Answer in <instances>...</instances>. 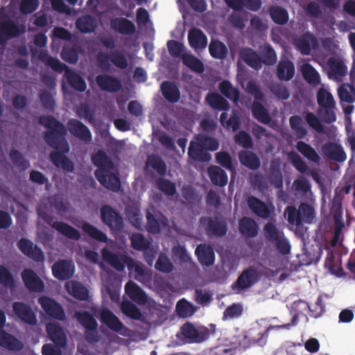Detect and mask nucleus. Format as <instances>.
I'll return each mask as SVG.
<instances>
[{
    "instance_id": "a18cd8bd",
    "label": "nucleus",
    "mask_w": 355,
    "mask_h": 355,
    "mask_svg": "<svg viewBox=\"0 0 355 355\" xmlns=\"http://www.w3.org/2000/svg\"><path fill=\"white\" fill-rule=\"evenodd\" d=\"M183 64L189 68L192 71L202 73L205 71L203 62L195 55L191 53H184L182 55Z\"/></svg>"
},
{
    "instance_id": "4c0bfd02",
    "label": "nucleus",
    "mask_w": 355,
    "mask_h": 355,
    "mask_svg": "<svg viewBox=\"0 0 355 355\" xmlns=\"http://www.w3.org/2000/svg\"><path fill=\"white\" fill-rule=\"evenodd\" d=\"M64 76L68 84L75 90L83 92L87 89V83L84 78L78 73L67 69L65 71Z\"/></svg>"
},
{
    "instance_id": "680f3d73",
    "label": "nucleus",
    "mask_w": 355,
    "mask_h": 355,
    "mask_svg": "<svg viewBox=\"0 0 355 355\" xmlns=\"http://www.w3.org/2000/svg\"><path fill=\"white\" fill-rule=\"evenodd\" d=\"M121 311L126 316L134 320H139L141 317L139 309L129 301L122 302Z\"/></svg>"
},
{
    "instance_id": "aec40b11",
    "label": "nucleus",
    "mask_w": 355,
    "mask_h": 355,
    "mask_svg": "<svg viewBox=\"0 0 355 355\" xmlns=\"http://www.w3.org/2000/svg\"><path fill=\"white\" fill-rule=\"evenodd\" d=\"M241 58L246 64L254 69L261 68V58L258 53L252 48L243 47L239 53Z\"/></svg>"
},
{
    "instance_id": "39448f33",
    "label": "nucleus",
    "mask_w": 355,
    "mask_h": 355,
    "mask_svg": "<svg viewBox=\"0 0 355 355\" xmlns=\"http://www.w3.org/2000/svg\"><path fill=\"white\" fill-rule=\"evenodd\" d=\"M101 219L112 232H121L124 228V221L121 215L110 205L102 206L100 209Z\"/></svg>"
},
{
    "instance_id": "cd10ccee",
    "label": "nucleus",
    "mask_w": 355,
    "mask_h": 355,
    "mask_svg": "<svg viewBox=\"0 0 355 355\" xmlns=\"http://www.w3.org/2000/svg\"><path fill=\"white\" fill-rule=\"evenodd\" d=\"M125 293L134 302L139 304H144L147 301L145 292L135 282L129 281L125 286Z\"/></svg>"
},
{
    "instance_id": "b1692460",
    "label": "nucleus",
    "mask_w": 355,
    "mask_h": 355,
    "mask_svg": "<svg viewBox=\"0 0 355 355\" xmlns=\"http://www.w3.org/2000/svg\"><path fill=\"white\" fill-rule=\"evenodd\" d=\"M189 44L193 49H203L207 45V37L203 31L198 28H193L188 33Z\"/></svg>"
},
{
    "instance_id": "e433bc0d",
    "label": "nucleus",
    "mask_w": 355,
    "mask_h": 355,
    "mask_svg": "<svg viewBox=\"0 0 355 355\" xmlns=\"http://www.w3.org/2000/svg\"><path fill=\"white\" fill-rule=\"evenodd\" d=\"M146 167L150 168L160 175L164 176L167 171V165L163 159L157 154H151L147 157Z\"/></svg>"
},
{
    "instance_id": "2f4dec72",
    "label": "nucleus",
    "mask_w": 355,
    "mask_h": 355,
    "mask_svg": "<svg viewBox=\"0 0 355 355\" xmlns=\"http://www.w3.org/2000/svg\"><path fill=\"white\" fill-rule=\"evenodd\" d=\"M207 173L213 184L223 187L227 184V174L220 167L211 165L207 168Z\"/></svg>"
},
{
    "instance_id": "603ef678",
    "label": "nucleus",
    "mask_w": 355,
    "mask_h": 355,
    "mask_svg": "<svg viewBox=\"0 0 355 355\" xmlns=\"http://www.w3.org/2000/svg\"><path fill=\"white\" fill-rule=\"evenodd\" d=\"M327 64L334 76H345L347 73V67L339 58L330 57L327 60Z\"/></svg>"
},
{
    "instance_id": "6e6d98bb",
    "label": "nucleus",
    "mask_w": 355,
    "mask_h": 355,
    "mask_svg": "<svg viewBox=\"0 0 355 355\" xmlns=\"http://www.w3.org/2000/svg\"><path fill=\"white\" fill-rule=\"evenodd\" d=\"M196 141L200 143L204 150L215 151L219 148V143L216 139L205 134H198L195 137Z\"/></svg>"
},
{
    "instance_id": "58836bf2",
    "label": "nucleus",
    "mask_w": 355,
    "mask_h": 355,
    "mask_svg": "<svg viewBox=\"0 0 355 355\" xmlns=\"http://www.w3.org/2000/svg\"><path fill=\"white\" fill-rule=\"evenodd\" d=\"M205 99L207 104L216 110L227 111L230 107L229 102L218 93H209Z\"/></svg>"
},
{
    "instance_id": "0eeeda50",
    "label": "nucleus",
    "mask_w": 355,
    "mask_h": 355,
    "mask_svg": "<svg viewBox=\"0 0 355 355\" xmlns=\"http://www.w3.org/2000/svg\"><path fill=\"white\" fill-rule=\"evenodd\" d=\"M261 277L258 270L252 266L245 269L238 277L236 281L233 284L232 288H236L239 291H245L253 286L257 283Z\"/></svg>"
},
{
    "instance_id": "c9c22d12",
    "label": "nucleus",
    "mask_w": 355,
    "mask_h": 355,
    "mask_svg": "<svg viewBox=\"0 0 355 355\" xmlns=\"http://www.w3.org/2000/svg\"><path fill=\"white\" fill-rule=\"evenodd\" d=\"M295 75L294 64L288 60H281L277 67V76L281 80H290Z\"/></svg>"
},
{
    "instance_id": "e2e57ef3",
    "label": "nucleus",
    "mask_w": 355,
    "mask_h": 355,
    "mask_svg": "<svg viewBox=\"0 0 355 355\" xmlns=\"http://www.w3.org/2000/svg\"><path fill=\"white\" fill-rule=\"evenodd\" d=\"M288 157L290 162L297 171L301 173L307 172V164L296 152H290L288 154Z\"/></svg>"
},
{
    "instance_id": "0e129e2a",
    "label": "nucleus",
    "mask_w": 355,
    "mask_h": 355,
    "mask_svg": "<svg viewBox=\"0 0 355 355\" xmlns=\"http://www.w3.org/2000/svg\"><path fill=\"white\" fill-rule=\"evenodd\" d=\"M39 98L43 107L49 111H53L55 107V101L52 94L46 89H42L39 94Z\"/></svg>"
},
{
    "instance_id": "dca6fc26",
    "label": "nucleus",
    "mask_w": 355,
    "mask_h": 355,
    "mask_svg": "<svg viewBox=\"0 0 355 355\" xmlns=\"http://www.w3.org/2000/svg\"><path fill=\"white\" fill-rule=\"evenodd\" d=\"M239 231L246 239L254 238L259 234V225L254 219L244 216L239 221Z\"/></svg>"
},
{
    "instance_id": "a19ab883",
    "label": "nucleus",
    "mask_w": 355,
    "mask_h": 355,
    "mask_svg": "<svg viewBox=\"0 0 355 355\" xmlns=\"http://www.w3.org/2000/svg\"><path fill=\"white\" fill-rule=\"evenodd\" d=\"M260 101H254L252 104V114L254 119L263 124H269L271 121V117L267 109L259 102Z\"/></svg>"
},
{
    "instance_id": "bb28decb",
    "label": "nucleus",
    "mask_w": 355,
    "mask_h": 355,
    "mask_svg": "<svg viewBox=\"0 0 355 355\" xmlns=\"http://www.w3.org/2000/svg\"><path fill=\"white\" fill-rule=\"evenodd\" d=\"M0 345L11 351H20L24 348L23 343L14 336L0 328Z\"/></svg>"
},
{
    "instance_id": "864d4df0",
    "label": "nucleus",
    "mask_w": 355,
    "mask_h": 355,
    "mask_svg": "<svg viewBox=\"0 0 355 355\" xmlns=\"http://www.w3.org/2000/svg\"><path fill=\"white\" fill-rule=\"evenodd\" d=\"M156 187L167 196H173L177 193L175 184L168 179L159 178L156 180Z\"/></svg>"
},
{
    "instance_id": "4be33fe9",
    "label": "nucleus",
    "mask_w": 355,
    "mask_h": 355,
    "mask_svg": "<svg viewBox=\"0 0 355 355\" xmlns=\"http://www.w3.org/2000/svg\"><path fill=\"white\" fill-rule=\"evenodd\" d=\"M101 321L110 329L120 333L122 329H126L122 322L110 310L104 309L101 312Z\"/></svg>"
},
{
    "instance_id": "37998d69",
    "label": "nucleus",
    "mask_w": 355,
    "mask_h": 355,
    "mask_svg": "<svg viewBox=\"0 0 355 355\" xmlns=\"http://www.w3.org/2000/svg\"><path fill=\"white\" fill-rule=\"evenodd\" d=\"M219 91L226 98L237 103L240 98V92L237 87H234L230 81L227 80H222L218 85Z\"/></svg>"
},
{
    "instance_id": "7c9ffc66",
    "label": "nucleus",
    "mask_w": 355,
    "mask_h": 355,
    "mask_svg": "<svg viewBox=\"0 0 355 355\" xmlns=\"http://www.w3.org/2000/svg\"><path fill=\"white\" fill-rule=\"evenodd\" d=\"M112 28L122 35H132L135 33L136 27L135 24L123 17H116L111 20Z\"/></svg>"
},
{
    "instance_id": "9b49d317",
    "label": "nucleus",
    "mask_w": 355,
    "mask_h": 355,
    "mask_svg": "<svg viewBox=\"0 0 355 355\" xmlns=\"http://www.w3.org/2000/svg\"><path fill=\"white\" fill-rule=\"evenodd\" d=\"M38 303L44 311L51 318L63 320L65 318V313L63 308L53 299L42 296L39 297Z\"/></svg>"
},
{
    "instance_id": "8fccbe9b",
    "label": "nucleus",
    "mask_w": 355,
    "mask_h": 355,
    "mask_svg": "<svg viewBox=\"0 0 355 355\" xmlns=\"http://www.w3.org/2000/svg\"><path fill=\"white\" fill-rule=\"evenodd\" d=\"M260 54L261 58V66L263 64L266 65H273L277 62V55L275 49L269 44H265L260 48Z\"/></svg>"
},
{
    "instance_id": "4d7b16f0",
    "label": "nucleus",
    "mask_w": 355,
    "mask_h": 355,
    "mask_svg": "<svg viewBox=\"0 0 355 355\" xmlns=\"http://www.w3.org/2000/svg\"><path fill=\"white\" fill-rule=\"evenodd\" d=\"M315 41L313 34L306 33L298 39L297 46L302 54L309 55L311 51V44L315 42Z\"/></svg>"
},
{
    "instance_id": "de8ad7c7",
    "label": "nucleus",
    "mask_w": 355,
    "mask_h": 355,
    "mask_svg": "<svg viewBox=\"0 0 355 355\" xmlns=\"http://www.w3.org/2000/svg\"><path fill=\"white\" fill-rule=\"evenodd\" d=\"M78 322L87 330H96L98 323L94 316L88 311H79L76 313Z\"/></svg>"
},
{
    "instance_id": "ea45409f",
    "label": "nucleus",
    "mask_w": 355,
    "mask_h": 355,
    "mask_svg": "<svg viewBox=\"0 0 355 355\" xmlns=\"http://www.w3.org/2000/svg\"><path fill=\"white\" fill-rule=\"evenodd\" d=\"M76 26L80 32L89 33L95 31L97 27V21L94 17L85 15L76 20Z\"/></svg>"
},
{
    "instance_id": "412c9836",
    "label": "nucleus",
    "mask_w": 355,
    "mask_h": 355,
    "mask_svg": "<svg viewBox=\"0 0 355 355\" xmlns=\"http://www.w3.org/2000/svg\"><path fill=\"white\" fill-rule=\"evenodd\" d=\"M247 203L249 208L257 216L268 219L271 215V210L268 208L265 202L255 196H250L248 198Z\"/></svg>"
},
{
    "instance_id": "6ab92c4d",
    "label": "nucleus",
    "mask_w": 355,
    "mask_h": 355,
    "mask_svg": "<svg viewBox=\"0 0 355 355\" xmlns=\"http://www.w3.org/2000/svg\"><path fill=\"white\" fill-rule=\"evenodd\" d=\"M200 263L205 266H211L215 262V253L213 248L207 244H199L195 250Z\"/></svg>"
},
{
    "instance_id": "f257e3e1",
    "label": "nucleus",
    "mask_w": 355,
    "mask_h": 355,
    "mask_svg": "<svg viewBox=\"0 0 355 355\" xmlns=\"http://www.w3.org/2000/svg\"><path fill=\"white\" fill-rule=\"evenodd\" d=\"M38 122L46 128L43 133L44 141L49 147L54 149L49 154L51 162L63 171L73 172L74 164L66 155L70 151V146L67 139L66 126L51 115L40 116Z\"/></svg>"
},
{
    "instance_id": "09e8293b",
    "label": "nucleus",
    "mask_w": 355,
    "mask_h": 355,
    "mask_svg": "<svg viewBox=\"0 0 355 355\" xmlns=\"http://www.w3.org/2000/svg\"><path fill=\"white\" fill-rule=\"evenodd\" d=\"M209 51L212 58L219 60L224 59L228 53L226 45L219 40H211Z\"/></svg>"
},
{
    "instance_id": "423d86ee",
    "label": "nucleus",
    "mask_w": 355,
    "mask_h": 355,
    "mask_svg": "<svg viewBox=\"0 0 355 355\" xmlns=\"http://www.w3.org/2000/svg\"><path fill=\"white\" fill-rule=\"evenodd\" d=\"M200 224L210 236H225L228 230L227 222L218 216H204L200 219Z\"/></svg>"
},
{
    "instance_id": "393cba45",
    "label": "nucleus",
    "mask_w": 355,
    "mask_h": 355,
    "mask_svg": "<svg viewBox=\"0 0 355 355\" xmlns=\"http://www.w3.org/2000/svg\"><path fill=\"white\" fill-rule=\"evenodd\" d=\"M267 178L270 184L276 189H280L283 187V175L279 161L272 160L270 162Z\"/></svg>"
},
{
    "instance_id": "4468645a",
    "label": "nucleus",
    "mask_w": 355,
    "mask_h": 355,
    "mask_svg": "<svg viewBox=\"0 0 355 355\" xmlns=\"http://www.w3.org/2000/svg\"><path fill=\"white\" fill-rule=\"evenodd\" d=\"M26 288L31 292H42L44 284L37 273L32 269H24L21 274Z\"/></svg>"
},
{
    "instance_id": "3c124183",
    "label": "nucleus",
    "mask_w": 355,
    "mask_h": 355,
    "mask_svg": "<svg viewBox=\"0 0 355 355\" xmlns=\"http://www.w3.org/2000/svg\"><path fill=\"white\" fill-rule=\"evenodd\" d=\"M291 128L294 131L297 139H304L308 134V131L303 125V121L300 116H292L289 119Z\"/></svg>"
},
{
    "instance_id": "774afa93",
    "label": "nucleus",
    "mask_w": 355,
    "mask_h": 355,
    "mask_svg": "<svg viewBox=\"0 0 355 355\" xmlns=\"http://www.w3.org/2000/svg\"><path fill=\"white\" fill-rule=\"evenodd\" d=\"M270 90L279 99L288 100L290 98V92L288 88L281 83L272 84Z\"/></svg>"
},
{
    "instance_id": "79ce46f5",
    "label": "nucleus",
    "mask_w": 355,
    "mask_h": 355,
    "mask_svg": "<svg viewBox=\"0 0 355 355\" xmlns=\"http://www.w3.org/2000/svg\"><path fill=\"white\" fill-rule=\"evenodd\" d=\"M301 73L303 78L309 85L317 86L320 83V74L311 64H303L301 66Z\"/></svg>"
},
{
    "instance_id": "c756f323",
    "label": "nucleus",
    "mask_w": 355,
    "mask_h": 355,
    "mask_svg": "<svg viewBox=\"0 0 355 355\" xmlns=\"http://www.w3.org/2000/svg\"><path fill=\"white\" fill-rule=\"evenodd\" d=\"M101 254L103 259L114 269L119 272L124 270V255L120 257L105 248L101 250Z\"/></svg>"
},
{
    "instance_id": "473e14b6",
    "label": "nucleus",
    "mask_w": 355,
    "mask_h": 355,
    "mask_svg": "<svg viewBox=\"0 0 355 355\" xmlns=\"http://www.w3.org/2000/svg\"><path fill=\"white\" fill-rule=\"evenodd\" d=\"M65 287L68 293L78 300H87L89 298L88 289L81 283L76 281L67 282Z\"/></svg>"
},
{
    "instance_id": "a211bd4d",
    "label": "nucleus",
    "mask_w": 355,
    "mask_h": 355,
    "mask_svg": "<svg viewBox=\"0 0 355 355\" xmlns=\"http://www.w3.org/2000/svg\"><path fill=\"white\" fill-rule=\"evenodd\" d=\"M46 330L50 340L59 347H64L67 344V336L63 329L58 324L49 323Z\"/></svg>"
},
{
    "instance_id": "338daca9",
    "label": "nucleus",
    "mask_w": 355,
    "mask_h": 355,
    "mask_svg": "<svg viewBox=\"0 0 355 355\" xmlns=\"http://www.w3.org/2000/svg\"><path fill=\"white\" fill-rule=\"evenodd\" d=\"M182 335L189 340V343H197L198 330L191 322H186L181 327Z\"/></svg>"
},
{
    "instance_id": "6e6552de",
    "label": "nucleus",
    "mask_w": 355,
    "mask_h": 355,
    "mask_svg": "<svg viewBox=\"0 0 355 355\" xmlns=\"http://www.w3.org/2000/svg\"><path fill=\"white\" fill-rule=\"evenodd\" d=\"M43 219L52 228L65 237L74 241H78L81 239V234L79 231L68 223L62 221H55V218L49 214L44 215Z\"/></svg>"
},
{
    "instance_id": "bf43d9fd",
    "label": "nucleus",
    "mask_w": 355,
    "mask_h": 355,
    "mask_svg": "<svg viewBox=\"0 0 355 355\" xmlns=\"http://www.w3.org/2000/svg\"><path fill=\"white\" fill-rule=\"evenodd\" d=\"M196 309L194 306L185 299L180 300L176 304V312L180 317L188 318L193 315Z\"/></svg>"
},
{
    "instance_id": "f03ea898",
    "label": "nucleus",
    "mask_w": 355,
    "mask_h": 355,
    "mask_svg": "<svg viewBox=\"0 0 355 355\" xmlns=\"http://www.w3.org/2000/svg\"><path fill=\"white\" fill-rule=\"evenodd\" d=\"M92 162L98 167L94 172L96 180L104 187L112 191H118L121 182L117 174L111 171L114 167L112 159L103 150H98L92 156Z\"/></svg>"
},
{
    "instance_id": "1a4fd4ad",
    "label": "nucleus",
    "mask_w": 355,
    "mask_h": 355,
    "mask_svg": "<svg viewBox=\"0 0 355 355\" xmlns=\"http://www.w3.org/2000/svg\"><path fill=\"white\" fill-rule=\"evenodd\" d=\"M66 128L71 135L85 144L89 143L92 140V134L90 130L78 119H69Z\"/></svg>"
},
{
    "instance_id": "2eb2a0df",
    "label": "nucleus",
    "mask_w": 355,
    "mask_h": 355,
    "mask_svg": "<svg viewBox=\"0 0 355 355\" xmlns=\"http://www.w3.org/2000/svg\"><path fill=\"white\" fill-rule=\"evenodd\" d=\"M96 83L104 92H117L122 88L121 81L116 77L108 74H99L96 76Z\"/></svg>"
},
{
    "instance_id": "72a5a7b5",
    "label": "nucleus",
    "mask_w": 355,
    "mask_h": 355,
    "mask_svg": "<svg viewBox=\"0 0 355 355\" xmlns=\"http://www.w3.org/2000/svg\"><path fill=\"white\" fill-rule=\"evenodd\" d=\"M295 148L297 151L310 162L319 164L320 157L317 151L309 144L299 141L296 143Z\"/></svg>"
},
{
    "instance_id": "20e7f679",
    "label": "nucleus",
    "mask_w": 355,
    "mask_h": 355,
    "mask_svg": "<svg viewBox=\"0 0 355 355\" xmlns=\"http://www.w3.org/2000/svg\"><path fill=\"white\" fill-rule=\"evenodd\" d=\"M317 101L319 105L318 114L322 121L331 123L336 120L334 112L336 102L332 94L325 89H320L317 92Z\"/></svg>"
},
{
    "instance_id": "f704fd0d",
    "label": "nucleus",
    "mask_w": 355,
    "mask_h": 355,
    "mask_svg": "<svg viewBox=\"0 0 355 355\" xmlns=\"http://www.w3.org/2000/svg\"><path fill=\"white\" fill-rule=\"evenodd\" d=\"M189 157L198 162H207L211 159V155L205 151L200 143L198 141H191L188 149Z\"/></svg>"
},
{
    "instance_id": "7ed1b4c3",
    "label": "nucleus",
    "mask_w": 355,
    "mask_h": 355,
    "mask_svg": "<svg viewBox=\"0 0 355 355\" xmlns=\"http://www.w3.org/2000/svg\"><path fill=\"white\" fill-rule=\"evenodd\" d=\"M99 43L107 49L112 50L110 53L99 52L96 57L98 67L103 71H109L110 62L120 69L128 67V61L125 54L119 51L113 50L116 47L114 39L110 35L98 37Z\"/></svg>"
},
{
    "instance_id": "f3484780",
    "label": "nucleus",
    "mask_w": 355,
    "mask_h": 355,
    "mask_svg": "<svg viewBox=\"0 0 355 355\" xmlns=\"http://www.w3.org/2000/svg\"><path fill=\"white\" fill-rule=\"evenodd\" d=\"M322 152L325 157L336 162H343L347 158L342 146L334 142H327L323 144Z\"/></svg>"
},
{
    "instance_id": "5fc2aeb1",
    "label": "nucleus",
    "mask_w": 355,
    "mask_h": 355,
    "mask_svg": "<svg viewBox=\"0 0 355 355\" xmlns=\"http://www.w3.org/2000/svg\"><path fill=\"white\" fill-rule=\"evenodd\" d=\"M338 94L340 101L351 103L355 101V89L349 84L341 85L338 89Z\"/></svg>"
},
{
    "instance_id": "052dcab7",
    "label": "nucleus",
    "mask_w": 355,
    "mask_h": 355,
    "mask_svg": "<svg viewBox=\"0 0 355 355\" xmlns=\"http://www.w3.org/2000/svg\"><path fill=\"white\" fill-rule=\"evenodd\" d=\"M10 159L17 167L26 171L30 167V162L17 149H12L9 153Z\"/></svg>"
},
{
    "instance_id": "49530a36",
    "label": "nucleus",
    "mask_w": 355,
    "mask_h": 355,
    "mask_svg": "<svg viewBox=\"0 0 355 355\" xmlns=\"http://www.w3.org/2000/svg\"><path fill=\"white\" fill-rule=\"evenodd\" d=\"M263 231L266 240L270 243H272L284 234L282 230H279L275 221L268 222L264 225Z\"/></svg>"
},
{
    "instance_id": "69168bd1",
    "label": "nucleus",
    "mask_w": 355,
    "mask_h": 355,
    "mask_svg": "<svg viewBox=\"0 0 355 355\" xmlns=\"http://www.w3.org/2000/svg\"><path fill=\"white\" fill-rule=\"evenodd\" d=\"M235 142L241 147L250 149L252 148L254 143L250 135L245 130H241L234 137Z\"/></svg>"
},
{
    "instance_id": "13d9d810",
    "label": "nucleus",
    "mask_w": 355,
    "mask_h": 355,
    "mask_svg": "<svg viewBox=\"0 0 355 355\" xmlns=\"http://www.w3.org/2000/svg\"><path fill=\"white\" fill-rule=\"evenodd\" d=\"M130 240L132 248L136 250L144 251L149 248L150 242L141 233H133Z\"/></svg>"
},
{
    "instance_id": "5701e85b",
    "label": "nucleus",
    "mask_w": 355,
    "mask_h": 355,
    "mask_svg": "<svg viewBox=\"0 0 355 355\" xmlns=\"http://www.w3.org/2000/svg\"><path fill=\"white\" fill-rule=\"evenodd\" d=\"M164 98L171 103H175L180 99V91L178 86L173 82L166 80L160 86Z\"/></svg>"
},
{
    "instance_id": "c85d7f7f",
    "label": "nucleus",
    "mask_w": 355,
    "mask_h": 355,
    "mask_svg": "<svg viewBox=\"0 0 355 355\" xmlns=\"http://www.w3.org/2000/svg\"><path fill=\"white\" fill-rule=\"evenodd\" d=\"M267 13L272 21L278 25H285L289 20L288 10L278 5L270 6L267 10Z\"/></svg>"
},
{
    "instance_id": "9d476101",
    "label": "nucleus",
    "mask_w": 355,
    "mask_h": 355,
    "mask_svg": "<svg viewBox=\"0 0 355 355\" xmlns=\"http://www.w3.org/2000/svg\"><path fill=\"white\" fill-rule=\"evenodd\" d=\"M17 248L27 257L37 261L42 262L44 260V254L42 249L33 242L26 238H21L17 242Z\"/></svg>"
},
{
    "instance_id": "f8f14e48",
    "label": "nucleus",
    "mask_w": 355,
    "mask_h": 355,
    "mask_svg": "<svg viewBox=\"0 0 355 355\" xmlns=\"http://www.w3.org/2000/svg\"><path fill=\"white\" fill-rule=\"evenodd\" d=\"M75 272V266L72 261L60 259L52 266V273L55 278L59 280H68L73 277Z\"/></svg>"
},
{
    "instance_id": "a878e982",
    "label": "nucleus",
    "mask_w": 355,
    "mask_h": 355,
    "mask_svg": "<svg viewBox=\"0 0 355 355\" xmlns=\"http://www.w3.org/2000/svg\"><path fill=\"white\" fill-rule=\"evenodd\" d=\"M238 157L240 163L250 170H257L261 166L260 159L252 151L240 150L238 153Z\"/></svg>"
},
{
    "instance_id": "ddd939ff",
    "label": "nucleus",
    "mask_w": 355,
    "mask_h": 355,
    "mask_svg": "<svg viewBox=\"0 0 355 355\" xmlns=\"http://www.w3.org/2000/svg\"><path fill=\"white\" fill-rule=\"evenodd\" d=\"M15 314L24 322L29 325H36L37 319L30 306L22 302H15L12 305Z\"/></svg>"
},
{
    "instance_id": "c03bdc74",
    "label": "nucleus",
    "mask_w": 355,
    "mask_h": 355,
    "mask_svg": "<svg viewBox=\"0 0 355 355\" xmlns=\"http://www.w3.org/2000/svg\"><path fill=\"white\" fill-rule=\"evenodd\" d=\"M82 230L91 239L101 243H107L108 238L105 233L88 222H84L81 226Z\"/></svg>"
}]
</instances>
